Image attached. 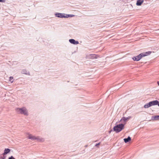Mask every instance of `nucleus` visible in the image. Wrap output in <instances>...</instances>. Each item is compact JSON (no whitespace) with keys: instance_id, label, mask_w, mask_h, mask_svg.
<instances>
[{"instance_id":"nucleus-1","label":"nucleus","mask_w":159,"mask_h":159,"mask_svg":"<svg viewBox=\"0 0 159 159\" xmlns=\"http://www.w3.org/2000/svg\"><path fill=\"white\" fill-rule=\"evenodd\" d=\"M152 53V52L151 51H149L148 52H146L145 53H142L139 54V55L134 57H133V59L134 61H139L142 57H144L145 56H148L150 54Z\"/></svg>"},{"instance_id":"nucleus-2","label":"nucleus","mask_w":159,"mask_h":159,"mask_svg":"<svg viewBox=\"0 0 159 159\" xmlns=\"http://www.w3.org/2000/svg\"><path fill=\"white\" fill-rule=\"evenodd\" d=\"M124 128V125L121 124L117 125L113 128V130L116 133H118L121 131Z\"/></svg>"},{"instance_id":"nucleus-3","label":"nucleus","mask_w":159,"mask_h":159,"mask_svg":"<svg viewBox=\"0 0 159 159\" xmlns=\"http://www.w3.org/2000/svg\"><path fill=\"white\" fill-rule=\"evenodd\" d=\"M17 111L21 114H23L27 116L28 113L27 111L25 108H18L17 109Z\"/></svg>"},{"instance_id":"nucleus-4","label":"nucleus","mask_w":159,"mask_h":159,"mask_svg":"<svg viewBox=\"0 0 159 159\" xmlns=\"http://www.w3.org/2000/svg\"><path fill=\"white\" fill-rule=\"evenodd\" d=\"M55 15L56 16L60 17V18H67L69 17V15H65L63 14L57 13H56Z\"/></svg>"},{"instance_id":"nucleus-5","label":"nucleus","mask_w":159,"mask_h":159,"mask_svg":"<svg viewBox=\"0 0 159 159\" xmlns=\"http://www.w3.org/2000/svg\"><path fill=\"white\" fill-rule=\"evenodd\" d=\"M69 41L71 43L74 44H77L79 43V42L77 41H76L74 39H70Z\"/></svg>"},{"instance_id":"nucleus-6","label":"nucleus","mask_w":159,"mask_h":159,"mask_svg":"<svg viewBox=\"0 0 159 159\" xmlns=\"http://www.w3.org/2000/svg\"><path fill=\"white\" fill-rule=\"evenodd\" d=\"M151 106H154L157 105L158 103V101L157 100H155L150 102Z\"/></svg>"},{"instance_id":"nucleus-7","label":"nucleus","mask_w":159,"mask_h":159,"mask_svg":"<svg viewBox=\"0 0 159 159\" xmlns=\"http://www.w3.org/2000/svg\"><path fill=\"white\" fill-rule=\"evenodd\" d=\"M131 117L130 116H129L127 117H123L122 118L120 121L123 120L124 122H126L128 121L131 118Z\"/></svg>"},{"instance_id":"nucleus-8","label":"nucleus","mask_w":159,"mask_h":159,"mask_svg":"<svg viewBox=\"0 0 159 159\" xmlns=\"http://www.w3.org/2000/svg\"><path fill=\"white\" fill-rule=\"evenodd\" d=\"M143 2V0H138L137 1L136 4L137 6H140Z\"/></svg>"},{"instance_id":"nucleus-9","label":"nucleus","mask_w":159,"mask_h":159,"mask_svg":"<svg viewBox=\"0 0 159 159\" xmlns=\"http://www.w3.org/2000/svg\"><path fill=\"white\" fill-rule=\"evenodd\" d=\"M11 151V150L9 148H5L4 150V152L3 153L4 155H6L8 153H9Z\"/></svg>"},{"instance_id":"nucleus-10","label":"nucleus","mask_w":159,"mask_h":159,"mask_svg":"<svg viewBox=\"0 0 159 159\" xmlns=\"http://www.w3.org/2000/svg\"><path fill=\"white\" fill-rule=\"evenodd\" d=\"M131 140V138L129 136L127 138L124 139V140L125 143H127L129 142Z\"/></svg>"},{"instance_id":"nucleus-11","label":"nucleus","mask_w":159,"mask_h":159,"mask_svg":"<svg viewBox=\"0 0 159 159\" xmlns=\"http://www.w3.org/2000/svg\"><path fill=\"white\" fill-rule=\"evenodd\" d=\"M37 140L40 142H43L44 141V139L43 138L40 137L39 136H37Z\"/></svg>"},{"instance_id":"nucleus-12","label":"nucleus","mask_w":159,"mask_h":159,"mask_svg":"<svg viewBox=\"0 0 159 159\" xmlns=\"http://www.w3.org/2000/svg\"><path fill=\"white\" fill-rule=\"evenodd\" d=\"M151 106V104L150 102L148 103L145 104L144 106V107L145 108H147Z\"/></svg>"},{"instance_id":"nucleus-13","label":"nucleus","mask_w":159,"mask_h":159,"mask_svg":"<svg viewBox=\"0 0 159 159\" xmlns=\"http://www.w3.org/2000/svg\"><path fill=\"white\" fill-rule=\"evenodd\" d=\"M27 137L29 139H32V137L33 136V135H32L30 134H27Z\"/></svg>"},{"instance_id":"nucleus-14","label":"nucleus","mask_w":159,"mask_h":159,"mask_svg":"<svg viewBox=\"0 0 159 159\" xmlns=\"http://www.w3.org/2000/svg\"><path fill=\"white\" fill-rule=\"evenodd\" d=\"M14 80H13V78L12 77H10L9 78V81L11 82V83H12L13 81Z\"/></svg>"},{"instance_id":"nucleus-15","label":"nucleus","mask_w":159,"mask_h":159,"mask_svg":"<svg viewBox=\"0 0 159 159\" xmlns=\"http://www.w3.org/2000/svg\"><path fill=\"white\" fill-rule=\"evenodd\" d=\"M154 118L155 120H159V116H155Z\"/></svg>"},{"instance_id":"nucleus-16","label":"nucleus","mask_w":159,"mask_h":159,"mask_svg":"<svg viewBox=\"0 0 159 159\" xmlns=\"http://www.w3.org/2000/svg\"><path fill=\"white\" fill-rule=\"evenodd\" d=\"M37 137H36L34 136H33L32 138V139H33V140H37Z\"/></svg>"},{"instance_id":"nucleus-17","label":"nucleus","mask_w":159,"mask_h":159,"mask_svg":"<svg viewBox=\"0 0 159 159\" xmlns=\"http://www.w3.org/2000/svg\"><path fill=\"white\" fill-rule=\"evenodd\" d=\"M8 159H15L13 156H11V157H9Z\"/></svg>"},{"instance_id":"nucleus-18","label":"nucleus","mask_w":159,"mask_h":159,"mask_svg":"<svg viewBox=\"0 0 159 159\" xmlns=\"http://www.w3.org/2000/svg\"><path fill=\"white\" fill-rule=\"evenodd\" d=\"M5 2V0H0V2Z\"/></svg>"},{"instance_id":"nucleus-19","label":"nucleus","mask_w":159,"mask_h":159,"mask_svg":"<svg viewBox=\"0 0 159 159\" xmlns=\"http://www.w3.org/2000/svg\"><path fill=\"white\" fill-rule=\"evenodd\" d=\"M93 57L95 58H97L96 56L95 55H93Z\"/></svg>"},{"instance_id":"nucleus-20","label":"nucleus","mask_w":159,"mask_h":159,"mask_svg":"<svg viewBox=\"0 0 159 159\" xmlns=\"http://www.w3.org/2000/svg\"><path fill=\"white\" fill-rule=\"evenodd\" d=\"M69 15V16L72 17V16H74V15Z\"/></svg>"},{"instance_id":"nucleus-21","label":"nucleus","mask_w":159,"mask_h":159,"mask_svg":"<svg viewBox=\"0 0 159 159\" xmlns=\"http://www.w3.org/2000/svg\"><path fill=\"white\" fill-rule=\"evenodd\" d=\"M100 144V143H99L98 144H97L96 145V146H98V145H99Z\"/></svg>"},{"instance_id":"nucleus-22","label":"nucleus","mask_w":159,"mask_h":159,"mask_svg":"<svg viewBox=\"0 0 159 159\" xmlns=\"http://www.w3.org/2000/svg\"><path fill=\"white\" fill-rule=\"evenodd\" d=\"M157 83L158 85L159 86V81H157Z\"/></svg>"}]
</instances>
